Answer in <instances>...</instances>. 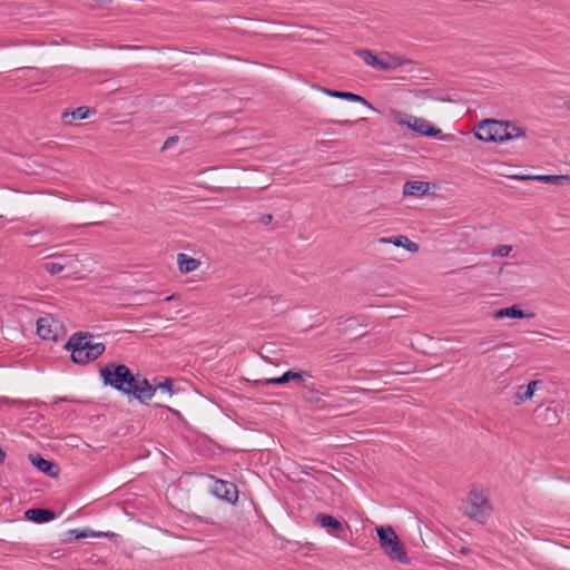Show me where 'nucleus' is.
<instances>
[{
    "mask_svg": "<svg viewBox=\"0 0 570 570\" xmlns=\"http://www.w3.org/2000/svg\"><path fill=\"white\" fill-rule=\"evenodd\" d=\"M71 352V361L85 365L97 360L106 350L105 344L94 342V335L88 332H76L63 346Z\"/></svg>",
    "mask_w": 570,
    "mask_h": 570,
    "instance_id": "obj_1",
    "label": "nucleus"
},
{
    "mask_svg": "<svg viewBox=\"0 0 570 570\" xmlns=\"http://www.w3.org/2000/svg\"><path fill=\"white\" fill-rule=\"evenodd\" d=\"M104 385L110 386L118 392L130 395L134 390L135 375L128 366L119 363H107L99 370Z\"/></svg>",
    "mask_w": 570,
    "mask_h": 570,
    "instance_id": "obj_2",
    "label": "nucleus"
},
{
    "mask_svg": "<svg viewBox=\"0 0 570 570\" xmlns=\"http://www.w3.org/2000/svg\"><path fill=\"white\" fill-rule=\"evenodd\" d=\"M376 533L382 550L391 560H395L404 564H409L411 562L404 544L391 525L376 527Z\"/></svg>",
    "mask_w": 570,
    "mask_h": 570,
    "instance_id": "obj_3",
    "label": "nucleus"
},
{
    "mask_svg": "<svg viewBox=\"0 0 570 570\" xmlns=\"http://www.w3.org/2000/svg\"><path fill=\"white\" fill-rule=\"evenodd\" d=\"M507 128V124L502 120L483 119L478 124L474 136L482 141L502 144L511 140Z\"/></svg>",
    "mask_w": 570,
    "mask_h": 570,
    "instance_id": "obj_4",
    "label": "nucleus"
},
{
    "mask_svg": "<svg viewBox=\"0 0 570 570\" xmlns=\"http://www.w3.org/2000/svg\"><path fill=\"white\" fill-rule=\"evenodd\" d=\"M355 55L362 58L367 66L382 71H389L401 67L405 62H409L407 60H403L386 51H382L375 55L372 50L368 49H357L355 50Z\"/></svg>",
    "mask_w": 570,
    "mask_h": 570,
    "instance_id": "obj_5",
    "label": "nucleus"
},
{
    "mask_svg": "<svg viewBox=\"0 0 570 570\" xmlns=\"http://www.w3.org/2000/svg\"><path fill=\"white\" fill-rule=\"evenodd\" d=\"M460 510L476 522L484 523L489 515L490 507L487 499L475 491H471L469 497L461 502Z\"/></svg>",
    "mask_w": 570,
    "mask_h": 570,
    "instance_id": "obj_6",
    "label": "nucleus"
},
{
    "mask_svg": "<svg viewBox=\"0 0 570 570\" xmlns=\"http://www.w3.org/2000/svg\"><path fill=\"white\" fill-rule=\"evenodd\" d=\"M63 324L52 315H46L37 321V334L42 340L57 342L65 335Z\"/></svg>",
    "mask_w": 570,
    "mask_h": 570,
    "instance_id": "obj_7",
    "label": "nucleus"
},
{
    "mask_svg": "<svg viewBox=\"0 0 570 570\" xmlns=\"http://www.w3.org/2000/svg\"><path fill=\"white\" fill-rule=\"evenodd\" d=\"M210 478L214 480L212 493L220 500H224L230 504H235L238 500V489L236 484L229 481L217 479L214 475H210Z\"/></svg>",
    "mask_w": 570,
    "mask_h": 570,
    "instance_id": "obj_8",
    "label": "nucleus"
},
{
    "mask_svg": "<svg viewBox=\"0 0 570 570\" xmlns=\"http://www.w3.org/2000/svg\"><path fill=\"white\" fill-rule=\"evenodd\" d=\"M399 122L400 125H405L413 131L425 137H438L442 134L440 128L433 126L430 121L423 118L409 116L406 121L400 120Z\"/></svg>",
    "mask_w": 570,
    "mask_h": 570,
    "instance_id": "obj_9",
    "label": "nucleus"
},
{
    "mask_svg": "<svg viewBox=\"0 0 570 570\" xmlns=\"http://www.w3.org/2000/svg\"><path fill=\"white\" fill-rule=\"evenodd\" d=\"M134 391L130 392L129 396L140 401L141 403H147L154 396L157 387L150 384L147 379H139L138 375H135Z\"/></svg>",
    "mask_w": 570,
    "mask_h": 570,
    "instance_id": "obj_10",
    "label": "nucleus"
},
{
    "mask_svg": "<svg viewBox=\"0 0 570 570\" xmlns=\"http://www.w3.org/2000/svg\"><path fill=\"white\" fill-rule=\"evenodd\" d=\"M305 376L311 377V375L305 371H286L278 377H271L264 380L254 381L255 385H284L291 381H303Z\"/></svg>",
    "mask_w": 570,
    "mask_h": 570,
    "instance_id": "obj_11",
    "label": "nucleus"
},
{
    "mask_svg": "<svg viewBox=\"0 0 570 570\" xmlns=\"http://www.w3.org/2000/svg\"><path fill=\"white\" fill-rule=\"evenodd\" d=\"M95 114H96V109L87 107V106H81L73 110H69V109L65 110L61 114V120H62L63 125L71 126L73 120H83V119L89 118L90 115H95Z\"/></svg>",
    "mask_w": 570,
    "mask_h": 570,
    "instance_id": "obj_12",
    "label": "nucleus"
},
{
    "mask_svg": "<svg viewBox=\"0 0 570 570\" xmlns=\"http://www.w3.org/2000/svg\"><path fill=\"white\" fill-rule=\"evenodd\" d=\"M56 518V512L49 508H30L24 511V519L35 523H46Z\"/></svg>",
    "mask_w": 570,
    "mask_h": 570,
    "instance_id": "obj_13",
    "label": "nucleus"
},
{
    "mask_svg": "<svg viewBox=\"0 0 570 570\" xmlns=\"http://www.w3.org/2000/svg\"><path fill=\"white\" fill-rule=\"evenodd\" d=\"M315 524L320 528L326 529L330 534H336L344 529L340 520L326 513H317L315 515Z\"/></svg>",
    "mask_w": 570,
    "mask_h": 570,
    "instance_id": "obj_14",
    "label": "nucleus"
},
{
    "mask_svg": "<svg viewBox=\"0 0 570 570\" xmlns=\"http://www.w3.org/2000/svg\"><path fill=\"white\" fill-rule=\"evenodd\" d=\"M315 88L321 90L322 92H324L325 95H327L330 97L345 99V100L354 101V102H360V104L365 105V106H367L370 108H373L371 106V104L366 99H364L362 96L356 95L354 92L334 90V89H330V88L321 87V86H315Z\"/></svg>",
    "mask_w": 570,
    "mask_h": 570,
    "instance_id": "obj_15",
    "label": "nucleus"
},
{
    "mask_svg": "<svg viewBox=\"0 0 570 570\" xmlns=\"http://www.w3.org/2000/svg\"><path fill=\"white\" fill-rule=\"evenodd\" d=\"M30 461L35 468H37L42 473L49 475V476H57L59 472V466L45 458H42L40 454H30L29 455Z\"/></svg>",
    "mask_w": 570,
    "mask_h": 570,
    "instance_id": "obj_16",
    "label": "nucleus"
},
{
    "mask_svg": "<svg viewBox=\"0 0 570 570\" xmlns=\"http://www.w3.org/2000/svg\"><path fill=\"white\" fill-rule=\"evenodd\" d=\"M105 534L102 532H95L92 530H68L60 534L59 541L61 543H70L86 538H101Z\"/></svg>",
    "mask_w": 570,
    "mask_h": 570,
    "instance_id": "obj_17",
    "label": "nucleus"
},
{
    "mask_svg": "<svg viewBox=\"0 0 570 570\" xmlns=\"http://www.w3.org/2000/svg\"><path fill=\"white\" fill-rule=\"evenodd\" d=\"M430 190L429 183L419 180H409L403 186V194L405 196H423Z\"/></svg>",
    "mask_w": 570,
    "mask_h": 570,
    "instance_id": "obj_18",
    "label": "nucleus"
},
{
    "mask_svg": "<svg viewBox=\"0 0 570 570\" xmlns=\"http://www.w3.org/2000/svg\"><path fill=\"white\" fill-rule=\"evenodd\" d=\"M539 381H531L527 385L519 386L515 395H514V403L517 405H520L524 403L525 401L532 399L535 387L539 384Z\"/></svg>",
    "mask_w": 570,
    "mask_h": 570,
    "instance_id": "obj_19",
    "label": "nucleus"
},
{
    "mask_svg": "<svg viewBox=\"0 0 570 570\" xmlns=\"http://www.w3.org/2000/svg\"><path fill=\"white\" fill-rule=\"evenodd\" d=\"M504 317L524 318V317H528V315L524 314V312L519 307V305L514 304V305L509 306V307L500 308V309H498V311H495L493 313V318L494 320H501V318H504Z\"/></svg>",
    "mask_w": 570,
    "mask_h": 570,
    "instance_id": "obj_20",
    "label": "nucleus"
},
{
    "mask_svg": "<svg viewBox=\"0 0 570 570\" xmlns=\"http://www.w3.org/2000/svg\"><path fill=\"white\" fill-rule=\"evenodd\" d=\"M177 264L179 272L183 274H187L195 271L200 265V262L184 253H179L177 255Z\"/></svg>",
    "mask_w": 570,
    "mask_h": 570,
    "instance_id": "obj_21",
    "label": "nucleus"
},
{
    "mask_svg": "<svg viewBox=\"0 0 570 570\" xmlns=\"http://www.w3.org/2000/svg\"><path fill=\"white\" fill-rule=\"evenodd\" d=\"M303 399L314 405L320 407H325L326 405L323 403V394L314 387L305 386L303 390Z\"/></svg>",
    "mask_w": 570,
    "mask_h": 570,
    "instance_id": "obj_22",
    "label": "nucleus"
},
{
    "mask_svg": "<svg viewBox=\"0 0 570 570\" xmlns=\"http://www.w3.org/2000/svg\"><path fill=\"white\" fill-rule=\"evenodd\" d=\"M507 124V134L511 136V140L520 137L527 136V129L523 127H519L510 121H504Z\"/></svg>",
    "mask_w": 570,
    "mask_h": 570,
    "instance_id": "obj_23",
    "label": "nucleus"
},
{
    "mask_svg": "<svg viewBox=\"0 0 570 570\" xmlns=\"http://www.w3.org/2000/svg\"><path fill=\"white\" fill-rule=\"evenodd\" d=\"M512 178L514 179H537V180H541V181H546V183H551V181H556V180H559V179H562L563 177L562 176H554V175H542V176H519V175H515V176H512Z\"/></svg>",
    "mask_w": 570,
    "mask_h": 570,
    "instance_id": "obj_24",
    "label": "nucleus"
},
{
    "mask_svg": "<svg viewBox=\"0 0 570 570\" xmlns=\"http://www.w3.org/2000/svg\"><path fill=\"white\" fill-rule=\"evenodd\" d=\"M404 238H407L406 236H403V235H399V236H393V237H382L380 238V243H385V244H393L397 247H403L404 248V245L406 244V242H404Z\"/></svg>",
    "mask_w": 570,
    "mask_h": 570,
    "instance_id": "obj_25",
    "label": "nucleus"
},
{
    "mask_svg": "<svg viewBox=\"0 0 570 570\" xmlns=\"http://www.w3.org/2000/svg\"><path fill=\"white\" fill-rule=\"evenodd\" d=\"M65 266L60 263L56 262H47L43 264V269L48 272L50 275H57L62 272Z\"/></svg>",
    "mask_w": 570,
    "mask_h": 570,
    "instance_id": "obj_26",
    "label": "nucleus"
},
{
    "mask_svg": "<svg viewBox=\"0 0 570 570\" xmlns=\"http://www.w3.org/2000/svg\"><path fill=\"white\" fill-rule=\"evenodd\" d=\"M155 387L157 390H160L161 392H166L169 395L174 394V381L171 379H165L164 382L155 384Z\"/></svg>",
    "mask_w": 570,
    "mask_h": 570,
    "instance_id": "obj_27",
    "label": "nucleus"
},
{
    "mask_svg": "<svg viewBox=\"0 0 570 570\" xmlns=\"http://www.w3.org/2000/svg\"><path fill=\"white\" fill-rule=\"evenodd\" d=\"M511 250L512 247L510 245H500L493 249L492 256L505 257L511 253Z\"/></svg>",
    "mask_w": 570,
    "mask_h": 570,
    "instance_id": "obj_28",
    "label": "nucleus"
},
{
    "mask_svg": "<svg viewBox=\"0 0 570 570\" xmlns=\"http://www.w3.org/2000/svg\"><path fill=\"white\" fill-rule=\"evenodd\" d=\"M178 139H179V138H178L177 136H170V137H168V138L165 140V142H164V145H163L161 149H163V150H165V149H169V148H171V147H173V146L178 141Z\"/></svg>",
    "mask_w": 570,
    "mask_h": 570,
    "instance_id": "obj_29",
    "label": "nucleus"
},
{
    "mask_svg": "<svg viewBox=\"0 0 570 570\" xmlns=\"http://www.w3.org/2000/svg\"><path fill=\"white\" fill-rule=\"evenodd\" d=\"M404 242H406L404 248L409 252L416 253L419 250V245L416 243L410 240L409 238H404Z\"/></svg>",
    "mask_w": 570,
    "mask_h": 570,
    "instance_id": "obj_30",
    "label": "nucleus"
},
{
    "mask_svg": "<svg viewBox=\"0 0 570 570\" xmlns=\"http://www.w3.org/2000/svg\"><path fill=\"white\" fill-rule=\"evenodd\" d=\"M328 122H332V124H335V125H338V126H342V127H353L354 126V121L352 120H330Z\"/></svg>",
    "mask_w": 570,
    "mask_h": 570,
    "instance_id": "obj_31",
    "label": "nucleus"
},
{
    "mask_svg": "<svg viewBox=\"0 0 570 570\" xmlns=\"http://www.w3.org/2000/svg\"><path fill=\"white\" fill-rule=\"evenodd\" d=\"M273 220V216L271 214H262L259 217V223L263 225H268Z\"/></svg>",
    "mask_w": 570,
    "mask_h": 570,
    "instance_id": "obj_32",
    "label": "nucleus"
},
{
    "mask_svg": "<svg viewBox=\"0 0 570 570\" xmlns=\"http://www.w3.org/2000/svg\"><path fill=\"white\" fill-rule=\"evenodd\" d=\"M546 416L547 420H554L557 417L556 411L550 407L546 409Z\"/></svg>",
    "mask_w": 570,
    "mask_h": 570,
    "instance_id": "obj_33",
    "label": "nucleus"
},
{
    "mask_svg": "<svg viewBox=\"0 0 570 570\" xmlns=\"http://www.w3.org/2000/svg\"><path fill=\"white\" fill-rule=\"evenodd\" d=\"M6 452L2 450V448L0 446V463H3L4 460H6Z\"/></svg>",
    "mask_w": 570,
    "mask_h": 570,
    "instance_id": "obj_34",
    "label": "nucleus"
},
{
    "mask_svg": "<svg viewBox=\"0 0 570 570\" xmlns=\"http://www.w3.org/2000/svg\"><path fill=\"white\" fill-rule=\"evenodd\" d=\"M92 1L96 2L97 4H101V6L110 2V0H92Z\"/></svg>",
    "mask_w": 570,
    "mask_h": 570,
    "instance_id": "obj_35",
    "label": "nucleus"
},
{
    "mask_svg": "<svg viewBox=\"0 0 570 570\" xmlns=\"http://www.w3.org/2000/svg\"><path fill=\"white\" fill-rule=\"evenodd\" d=\"M63 401H67V399L66 397H59V399L56 400V403L63 402Z\"/></svg>",
    "mask_w": 570,
    "mask_h": 570,
    "instance_id": "obj_36",
    "label": "nucleus"
},
{
    "mask_svg": "<svg viewBox=\"0 0 570 570\" xmlns=\"http://www.w3.org/2000/svg\"><path fill=\"white\" fill-rule=\"evenodd\" d=\"M461 552L465 554V553H468V552H469V549H466V548H462V549H461Z\"/></svg>",
    "mask_w": 570,
    "mask_h": 570,
    "instance_id": "obj_37",
    "label": "nucleus"
},
{
    "mask_svg": "<svg viewBox=\"0 0 570 570\" xmlns=\"http://www.w3.org/2000/svg\"><path fill=\"white\" fill-rule=\"evenodd\" d=\"M487 343H488V341L482 340V341H480L479 345H484V344H487Z\"/></svg>",
    "mask_w": 570,
    "mask_h": 570,
    "instance_id": "obj_38",
    "label": "nucleus"
},
{
    "mask_svg": "<svg viewBox=\"0 0 570 570\" xmlns=\"http://www.w3.org/2000/svg\"><path fill=\"white\" fill-rule=\"evenodd\" d=\"M173 298H174V295H170V296L166 297V301H169V299H173Z\"/></svg>",
    "mask_w": 570,
    "mask_h": 570,
    "instance_id": "obj_39",
    "label": "nucleus"
},
{
    "mask_svg": "<svg viewBox=\"0 0 570 570\" xmlns=\"http://www.w3.org/2000/svg\"><path fill=\"white\" fill-rule=\"evenodd\" d=\"M101 223L99 222H96V223H92L91 225H100Z\"/></svg>",
    "mask_w": 570,
    "mask_h": 570,
    "instance_id": "obj_40",
    "label": "nucleus"
},
{
    "mask_svg": "<svg viewBox=\"0 0 570 570\" xmlns=\"http://www.w3.org/2000/svg\"><path fill=\"white\" fill-rule=\"evenodd\" d=\"M567 107H568V109H570V101H569V102H567Z\"/></svg>",
    "mask_w": 570,
    "mask_h": 570,
    "instance_id": "obj_41",
    "label": "nucleus"
}]
</instances>
